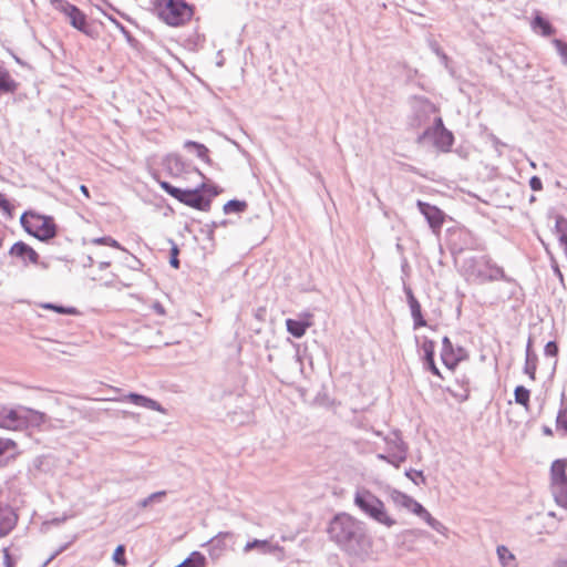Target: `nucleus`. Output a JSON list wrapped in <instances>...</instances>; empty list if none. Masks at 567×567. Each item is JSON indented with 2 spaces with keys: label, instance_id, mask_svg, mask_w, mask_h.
<instances>
[{
  "label": "nucleus",
  "instance_id": "1",
  "mask_svg": "<svg viewBox=\"0 0 567 567\" xmlns=\"http://www.w3.org/2000/svg\"><path fill=\"white\" fill-rule=\"evenodd\" d=\"M327 533L329 539L349 556L362 558L371 550L372 539L365 524L348 513L334 515Z\"/></svg>",
  "mask_w": 567,
  "mask_h": 567
},
{
  "label": "nucleus",
  "instance_id": "2",
  "mask_svg": "<svg viewBox=\"0 0 567 567\" xmlns=\"http://www.w3.org/2000/svg\"><path fill=\"white\" fill-rule=\"evenodd\" d=\"M461 274L466 281L476 285L505 279L503 268L487 255L465 258L461 265Z\"/></svg>",
  "mask_w": 567,
  "mask_h": 567
},
{
  "label": "nucleus",
  "instance_id": "3",
  "mask_svg": "<svg viewBox=\"0 0 567 567\" xmlns=\"http://www.w3.org/2000/svg\"><path fill=\"white\" fill-rule=\"evenodd\" d=\"M353 503L365 516L388 528L396 524V520L389 515L384 503L369 489H358Z\"/></svg>",
  "mask_w": 567,
  "mask_h": 567
},
{
  "label": "nucleus",
  "instance_id": "4",
  "mask_svg": "<svg viewBox=\"0 0 567 567\" xmlns=\"http://www.w3.org/2000/svg\"><path fill=\"white\" fill-rule=\"evenodd\" d=\"M154 10L171 27L185 24L194 14L193 7L185 0H154Z\"/></svg>",
  "mask_w": 567,
  "mask_h": 567
},
{
  "label": "nucleus",
  "instance_id": "5",
  "mask_svg": "<svg viewBox=\"0 0 567 567\" xmlns=\"http://www.w3.org/2000/svg\"><path fill=\"white\" fill-rule=\"evenodd\" d=\"M20 223L29 235L41 241H49L56 236V225L52 216L23 213Z\"/></svg>",
  "mask_w": 567,
  "mask_h": 567
},
{
  "label": "nucleus",
  "instance_id": "6",
  "mask_svg": "<svg viewBox=\"0 0 567 567\" xmlns=\"http://www.w3.org/2000/svg\"><path fill=\"white\" fill-rule=\"evenodd\" d=\"M426 142H432L433 145L442 152H449L452 147L454 136L451 131L444 127L441 116L433 117L432 125L425 127L423 133L417 136L419 144Z\"/></svg>",
  "mask_w": 567,
  "mask_h": 567
},
{
  "label": "nucleus",
  "instance_id": "7",
  "mask_svg": "<svg viewBox=\"0 0 567 567\" xmlns=\"http://www.w3.org/2000/svg\"><path fill=\"white\" fill-rule=\"evenodd\" d=\"M435 105L424 97H413L411 101V114L408 117V125L412 128L429 126L432 116H437Z\"/></svg>",
  "mask_w": 567,
  "mask_h": 567
},
{
  "label": "nucleus",
  "instance_id": "8",
  "mask_svg": "<svg viewBox=\"0 0 567 567\" xmlns=\"http://www.w3.org/2000/svg\"><path fill=\"white\" fill-rule=\"evenodd\" d=\"M52 6L69 18L70 24L73 28L82 32L85 31L86 17L76 6L68 0H52Z\"/></svg>",
  "mask_w": 567,
  "mask_h": 567
},
{
  "label": "nucleus",
  "instance_id": "9",
  "mask_svg": "<svg viewBox=\"0 0 567 567\" xmlns=\"http://www.w3.org/2000/svg\"><path fill=\"white\" fill-rule=\"evenodd\" d=\"M420 213L425 217L429 226L434 233H439L444 223V213L429 203L417 200L416 203Z\"/></svg>",
  "mask_w": 567,
  "mask_h": 567
},
{
  "label": "nucleus",
  "instance_id": "10",
  "mask_svg": "<svg viewBox=\"0 0 567 567\" xmlns=\"http://www.w3.org/2000/svg\"><path fill=\"white\" fill-rule=\"evenodd\" d=\"M9 255L21 259L24 266L28 265V261L33 265L39 261V254L23 241L14 243L9 250Z\"/></svg>",
  "mask_w": 567,
  "mask_h": 567
},
{
  "label": "nucleus",
  "instance_id": "11",
  "mask_svg": "<svg viewBox=\"0 0 567 567\" xmlns=\"http://www.w3.org/2000/svg\"><path fill=\"white\" fill-rule=\"evenodd\" d=\"M181 203L203 212L208 210L210 207V199L206 198L199 188L185 189Z\"/></svg>",
  "mask_w": 567,
  "mask_h": 567
},
{
  "label": "nucleus",
  "instance_id": "12",
  "mask_svg": "<svg viewBox=\"0 0 567 567\" xmlns=\"http://www.w3.org/2000/svg\"><path fill=\"white\" fill-rule=\"evenodd\" d=\"M21 408L9 409L6 406H0V427L8 430H19L20 429V416H21Z\"/></svg>",
  "mask_w": 567,
  "mask_h": 567
},
{
  "label": "nucleus",
  "instance_id": "13",
  "mask_svg": "<svg viewBox=\"0 0 567 567\" xmlns=\"http://www.w3.org/2000/svg\"><path fill=\"white\" fill-rule=\"evenodd\" d=\"M17 523L18 515L11 507H0V538L7 536Z\"/></svg>",
  "mask_w": 567,
  "mask_h": 567
},
{
  "label": "nucleus",
  "instance_id": "14",
  "mask_svg": "<svg viewBox=\"0 0 567 567\" xmlns=\"http://www.w3.org/2000/svg\"><path fill=\"white\" fill-rule=\"evenodd\" d=\"M122 401H130L131 403L137 406H142L153 411H158L161 413H166V410L157 401L138 393L131 392L124 395Z\"/></svg>",
  "mask_w": 567,
  "mask_h": 567
},
{
  "label": "nucleus",
  "instance_id": "15",
  "mask_svg": "<svg viewBox=\"0 0 567 567\" xmlns=\"http://www.w3.org/2000/svg\"><path fill=\"white\" fill-rule=\"evenodd\" d=\"M21 421H20V429L29 427V426H40L47 421V415L42 412L28 409V408H21Z\"/></svg>",
  "mask_w": 567,
  "mask_h": 567
},
{
  "label": "nucleus",
  "instance_id": "16",
  "mask_svg": "<svg viewBox=\"0 0 567 567\" xmlns=\"http://www.w3.org/2000/svg\"><path fill=\"white\" fill-rule=\"evenodd\" d=\"M422 350L424 352V367L433 374L441 377L440 370L434 362L435 342L430 339H425L422 344Z\"/></svg>",
  "mask_w": 567,
  "mask_h": 567
},
{
  "label": "nucleus",
  "instance_id": "17",
  "mask_svg": "<svg viewBox=\"0 0 567 567\" xmlns=\"http://www.w3.org/2000/svg\"><path fill=\"white\" fill-rule=\"evenodd\" d=\"M441 359L449 369H453L460 360L454 353V348L449 337H444L442 340Z\"/></svg>",
  "mask_w": 567,
  "mask_h": 567
},
{
  "label": "nucleus",
  "instance_id": "18",
  "mask_svg": "<svg viewBox=\"0 0 567 567\" xmlns=\"http://www.w3.org/2000/svg\"><path fill=\"white\" fill-rule=\"evenodd\" d=\"M19 454L17 443L11 439L0 437V465L3 460H13Z\"/></svg>",
  "mask_w": 567,
  "mask_h": 567
},
{
  "label": "nucleus",
  "instance_id": "19",
  "mask_svg": "<svg viewBox=\"0 0 567 567\" xmlns=\"http://www.w3.org/2000/svg\"><path fill=\"white\" fill-rule=\"evenodd\" d=\"M536 369H537V354L532 350V339L529 338L527 346H526V358H525L524 372L532 380H535Z\"/></svg>",
  "mask_w": 567,
  "mask_h": 567
},
{
  "label": "nucleus",
  "instance_id": "20",
  "mask_svg": "<svg viewBox=\"0 0 567 567\" xmlns=\"http://www.w3.org/2000/svg\"><path fill=\"white\" fill-rule=\"evenodd\" d=\"M233 534L229 532L219 533L217 536L209 540L210 553L213 556L218 557L221 551L227 547V539H231Z\"/></svg>",
  "mask_w": 567,
  "mask_h": 567
},
{
  "label": "nucleus",
  "instance_id": "21",
  "mask_svg": "<svg viewBox=\"0 0 567 567\" xmlns=\"http://www.w3.org/2000/svg\"><path fill=\"white\" fill-rule=\"evenodd\" d=\"M385 442V451L390 453H396V450H405L408 451L406 444L403 442L400 433L398 431L392 432L391 434L384 436Z\"/></svg>",
  "mask_w": 567,
  "mask_h": 567
},
{
  "label": "nucleus",
  "instance_id": "22",
  "mask_svg": "<svg viewBox=\"0 0 567 567\" xmlns=\"http://www.w3.org/2000/svg\"><path fill=\"white\" fill-rule=\"evenodd\" d=\"M532 28L536 33L542 34L543 37H549L555 33V29L550 22L540 14H537L534 18Z\"/></svg>",
  "mask_w": 567,
  "mask_h": 567
},
{
  "label": "nucleus",
  "instance_id": "23",
  "mask_svg": "<svg viewBox=\"0 0 567 567\" xmlns=\"http://www.w3.org/2000/svg\"><path fill=\"white\" fill-rule=\"evenodd\" d=\"M18 89V83L12 79L7 70L0 69V95L14 93Z\"/></svg>",
  "mask_w": 567,
  "mask_h": 567
},
{
  "label": "nucleus",
  "instance_id": "24",
  "mask_svg": "<svg viewBox=\"0 0 567 567\" xmlns=\"http://www.w3.org/2000/svg\"><path fill=\"white\" fill-rule=\"evenodd\" d=\"M551 492L556 503L567 508V481L551 484Z\"/></svg>",
  "mask_w": 567,
  "mask_h": 567
},
{
  "label": "nucleus",
  "instance_id": "25",
  "mask_svg": "<svg viewBox=\"0 0 567 567\" xmlns=\"http://www.w3.org/2000/svg\"><path fill=\"white\" fill-rule=\"evenodd\" d=\"M551 484L561 483L567 481L566 476V463L561 460H556L551 464Z\"/></svg>",
  "mask_w": 567,
  "mask_h": 567
},
{
  "label": "nucleus",
  "instance_id": "26",
  "mask_svg": "<svg viewBox=\"0 0 567 567\" xmlns=\"http://www.w3.org/2000/svg\"><path fill=\"white\" fill-rule=\"evenodd\" d=\"M496 553L498 560L503 567H516L515 556L506 546H497Z\"/></svg>",
  "mask_w": 567,
  "mask_h": 567
},
{
  "label": "nucleus",
  "instance_id": "27",
  "mask_svg": "<svg viewBox=\"0 0 567 567\" xmlns=\"http://www.w3.org/2000/svg\"><path fill=\"white\" fill-rule=\"evenodd\" d=\"M184 147L188 151H194L198 158L202 161L209 163L210 158L208 156L209 150L202 143L194 141H186L184 143Z\"/></svg>",
  "mask_w": 567,
  "mask_h": 567
},
{
  "label": "nucleus",
  "instance_id": "28",
  "mask_svg": "<svg viewBox=\"0 0 567 567\" xmlns=\"http://www.w3.org/2000/svg\"><path fill=\"white\" fill-rule=\"evenodd\" d=\"M390 498L396 507L405 508L408 511L413 501V497L398 489L391 491Z\"/></svg>",
  "mask_w": 567,
  "mask_h": 567
},
{
  "label": "nucleus",
  "instance_id": "29",
  "mask_svg": "<svg viewBox=\"0 0 567 567\" xmlns=\"http://www.w3.org/2000/svg\"><path fill=\"white\" fill-rule=\"evenodd\" d=\"M286 327L288 332L295 338H301L308 328V323L301 320L287 319Z\"/></svg>",
  "mask_w": 567,
  "mask_h": 567
},
{
  "label": "nucleus",
  "instance_id": "30",
  "mask_svg": "<svg viewBox=\"0 0 567 567\" xmlns=\"http://www.w3.org/2000/svg\"><path fill=\"white\" fill-rule=\"evenodd\" d=\"M555 219V233L558 235L559 244L565 246L567 245V218L557 215Z\"/></svg>",
  "mask_w": 567,
  "mask_h": 567
},
{
  "label": "nucleus",
  "instance_id": "31",
  "mask_svg": "<svg viewBox=\"0 0 567 567\" xmlns=\"http://www.w3.org/2000/svg\"><path fill=\"white\" fill-rule=\"evenodd\" d=\"M206 558L199 551H193L183 563L176 567H205Z\"/></svg>",
  "mask_w": 567,
  "mask_h": 567
},
{
  "label": "nucleus",
  "instance_id": "32",
  "mask_svg": "<svg viewBox=\"0 0 567 567\" xmlns=\"http://www.w3.org/2000/svg\"><path fill=\"white\" fill-rule=\"evenodd\" d=\"M409 307L411 310V316L413 318L414 329H417L420 327H425L426 321L423 318L420 302L416 300L412 303H409Z\"/></svg>",
  "mask_w": 567,
  "mask_h": 567
},
{
  "label": "nucleus",
  "instance_id": "33",
  "mask_svg": "<svg viewBox=\"0 0 567 567\" xmlns=\"http://www.w3.org/2000/svg\"><path fill=\"white\" fill-rule=\"evenodd\" d=\"M247 207L248 205L245 200L231 199L224 205L223 210L225 214H238L245 212Z\"/></svg>",
  "mask_w": 567,
  "mask_h": 567
},
{
  "label": "nucleus",
  "instance_id": "34",
  "mask_svg": "<svg viewBox=\"0 0 567 567\" xmlns=\"http://www.w3.org/2000/svg\"><path fill=\"white\" fill-rule=\"evenodd\" d=\"M529 390L523 385H517L514 391L515 402L517 404L527 406L529 402Z\"/></svg>",
  "mask_w": 567,
  "mask_h": 567
},
{
  "label": "nucleus",
  "instance_id": "35",
  "mask_svg": "<svg viewBox=\"0 0 567 567\" xmlns=\"http://www.w3.org/2000/svg\"><path fill=\"white\" fill-rule=\"evenodd\" d=\"M388 457V463L399 468L400 465L405 462L408 457V451L405 450H396V453H390Z\"/></svg>",
  "mask_w": 567,
  "mask_h": 567
},
{
  "label": "nucleus",
  "instance_id": "36",
  "mask_svg": "<svg viewBox=\"0 0 567 567\" xmlns=\"http://www.w3.org/2000/svg\"><path fill=\"white\" fill-rule=\"evenodd\" d=\"M159 185L162 189L165 190L168 195L181 202V198H183L184 196L185 189L175 187L168 182H161Z\"/></svg>",
  "mask_w": 567,
  "mask_h": 567
},
{
  "label": "nucleus",
  "instance_id": "37",
  "mask_svg": "<svg viewBox=\"0 0 567 567\" xmlns=\"http://www.w3.org/2000/svg\"><path fill=\"white\" fill-rule=\"evenodd\" d=\"M42 308L44 309H49V310H53L58 313H61V315H75L78 313V310L73 307H64V306H60V305H55V303H43L41 306Z\"/></svg>",
  "mask_w": 567,
  "mask_h": 567
},
{
  "label": "nucleus",
  "instance_id": "38",
  "mask_svg": "<svg viewBox=\"0 0 567 567\" xmlns=\"http://www.w3.org/2000/svg\"><path fill=\"white\" fill-rule=\"evenodd\" d=\"M92 244H94V245L111 246V247L124 250V248L121 246V244L117 240H115L112 237H110V236L93 238L92 239Z\"/></svg>",
  "mask_w": 567,
  "mask_h": 567
},
{
  "label": "nucleus",
  "instance_id": "39",
  "mask_svg": "<svg viewBox=\"0 0 567 567\" xmlns=\"http://www.w3.org/2000/svg\"><path fill=\"white\" fill-rule=\"evenodd\" d=\"M405 476L410 478L415 485L425 484V476L422 471L410 468L405 471Z\"/></svg>",
  "mask_w": 567,
  "mask_h": 567
},
{
  "label": "nucleus",
  "instance_id": "40",
  "mask_svg": "<svg viewBox=\"0 0 567 567\" xmlns=\"http://www.w3.org/2000/svg\"><path fill=\"white\" fill-rule=\"evenodd\" d=\"M269 547V542L268 540H260V539H254L251 542H248L245 547H244V550L247 553V551H250L255 548H258L262 551H266Z\"/></svg>",
  "mask_w": 567,
  "mask_h": 567
},
{
  "label": "nucleus",
  "instance_id": "41",
  "mask_svg": "<svg viewBox=\"0 0 567 567\" xmlns=\"http://www.w3.org/2000/svg\"><path fill=\"white\" fill-rule=\"evenodd\" d=\"M113 560L120 566H126L127 560L125 558V546L118 545L113 553Z\"/></svg>",
  "mask_w": 567,
  "mask_h": 567
},
{
  "label": "nucleus",
  "instance_id": "42",
  "mask_svg": "<svg viewBox=\"0 0 567 567\" xmlns=\"http://www.w3.org/2000/svg\"><path fill=\"white\" fill-rule=\"evenodd\" d=\"M165 495H166V492H164V491L155 492V493L151 494L150 496H147L146 498H144L143 501H141L140 506L147 507L152 503L161 501Z\"/></svg>",
  "mask_w": 567,
  "mask_h": 567
},
{
  "label": "nucleus",
  "instance_id": "43",
  "mask_svg": "<svg viewBox=\"0 0 567 567\" xmlns=\"http://www.w3.org/2000/svg\"><path fill=\"white\" fill-rule=\"evenodd\" d=\"M558 54L560 55L563 62L565 64H567V42L563 41V40H559V39H555L553 41Z\"/></svg>",
  "mask_w": 567,
  "mask_h": 567
},
{
  "label": "nucleus",
  "instance_id": "44",
  "mask_svg": "<svg viewBox=\"0 0 567 567\" xmlns=\"http://www.w3.org/2000/svg\"><path fill=\"white\" fill-rule=\"evenodd\" d=\"M410 512H412L413 514H415L416 516L421 517L422 519L425 517V515L429 513L422 504H420L419 502H416L414 498L410 505V508H409Z\"/></svg>",
  "mask_w": 567,
  "mask_h": 567
},
{
  "label": "nucleus",
  "instance_id": "45",
  "mask_svg": "<svg viewBox=\"0 0 567 567\" xmlns=\"http://www.w3.org/2000/svg\"><path fill=\"white\" fill-rule=\"evenodd\" d=\"M556 424L558 429H563L567 433V409L559 410Z\"/></svg>",
  "mask_w": 567,
  "mask_h": 567
},
{
  "label": "nucleus",
  "instance_id": "46",
  "mask_svg": "<svg viewBox=\"0 0 567 567\" xmlns=\"http://www.w3.org/2000/svg\"><path fill=\"white\" fill-rule=\"evenodd\" d=\"M423 520L436 532H441V529L443 528V525L437 519H435L430 513L425 515Z\"/></svg>",
  "mask_w": 567,
  "mask_h": 567
},
{
  "label": "nucleus",
  "instance_id": "47",
  "mask_svg": "<svg viewBox=\"0 0 567 567\" xmlns=\"http://www.w3.org/2000/svg\"><path fill=\"white\" fill-rule=\"evenodd\" d=\"M544 353L547 357H556L558 354V346L555 341H548L544 348Z\"/></svg>",
  "mask_w": 567,
  "mask_h": 567
},
{
  "label": "nucleus",
  "instance_id": "48",
  "mask_svg": "<svg viewBox=\"0 0 567 567\" xmlns=\"http://www.w3.org/2000/svg\"><path fill=\"white\" fill-rule=\"evenodd\" d=\"M177 256H178V248H177V246L174 245L171 249V258H169V264L174 268L179 267V259Z\"/></svg>",
  "mask_w": 567,
  "mask_h": 567
},
{
  "label": "nucleus",
  "instance_id": "49",
  "mask_svg": "<svg viewBox=\"0 0 567 567\" xmlns=\"http://www.w3.org/2000/svg\"><path fill=\"white\" fill-rule=\"evenodd\" d=\"M3 564L4 567H14L16 560L12 558L9 548H3Z\"/></svg>",
  "mask_w": 567,
  "mask_h": 567
},
{
  "label": "nucleus",
  "instance_id": "50",
  "mask_svg": "<svg viewBox=\"0 0 567 567\" xmlns=\"http://www.w3.org/2000/svg\"><path fill=\"white\" fill-rule=\"evenodd\" d=\"M529 187L534 190V192H539L543 189V183H542V179L538 177V176H533L530 177L529 179Z\"/></svg>",
  "mask_w": 567,
  "mask_h": 567
},
{
  "label": "nucleus",
  "instance_id": "51",
  "mask_svg": "<svg viewBox=\"0 0 567 567\" xmlns=\"http://www.w3.org/2000/svg\"><path fill=\"white\" fill-rule=\"evenodd\" d=\"M0 209H2L3 212L10 214L11 212V206H10V203L8 202V199L4 198V196L0 193Z\"/></svg>",
  "mask_w": 567,
  "mask_h": 567
},
{
  "label": "nucleus",
  "instance_id": "52",
  "mask_svg": "<svg viewBox=\"0 0 567 567\" xmlns=\"http://www.w3.org/2000/svg\"><path fill=\"white\" fill-rule=\"evenodd\" d=\"M404 292L406 295L408 303H412L417 300L410 287L404 286Z\"/></svg>",
  "mask_w": 567,
  "mask_h": 567
},
{
  "label": "nucleus",
  "instance_id": "53",
  "mask_svg": "<svg viewBox=\"0 0 567 567\" xmlns=\"http://www.w3.org/2000/svg\"><path fill=\"white\" fill-rule=\"evenodd\" d=\"M404 292L406 295L408 303H412L417 300L410 287L404 286Z\"/></svg>",
  "mask_w": 567,
  "mask_h": 567
},
{
  "label": "nucleus",
  "instance_id": "54",
  "mask_svg": "<svg viewBox=\"0 0 567 567\" xmlns=\"http://www.w3.org/2000/svg\"><path fill=\"white\" fill-rule=\"evenodd\" d=\"M491 141L497 152H499V147L505 146L506 144L503 143L499 138H497L495 135H491Z\"/></svg>",
  "mask_w": 567,
  "mask_h": 567
},
{
  "label": "nucleus",
  "instance_id": "55",
  "mask_svg": "<svg viewBox=\"0 0 567 567\" xmlns=\"http://www.w3.org/2000/svg\"><path fill=\"white\" fill-rule=\"evenodd\" d=\"M167 163L168 165H171L172 163H174L176 165V167L179 168V165H181V158L176 155H172V156H168L167 157Z\"/></svg>",
  "mask_w": 567,
  "mask_h": 567
},
{
  "label": "nucleus",
  "instance_id": "56",
  "mask_svg": "<svg viewBox=\"0 0 567 567\" xmlns=\"http://www.w3.org/2000/svg\"><path fill=\"white\" fill-rule=\"evenodd\" d=\"M553 270H554V274L559 278V280L563 282L564 280V277H563V274L558 267V265L556 262H554L553 265Z\"/></svg>",
  "mask_w": 567,
  "mask_h": 567
},
{
  "label": "nucleus",
  "instance_id": "57",
  "mask_svg": "<svg viewBox=\"0 0 567 567\" xmlns=\"http://www.w3.org/2000/svg\"><path fill=\"white\" fill-rule=\"evenodd\" d=\"M227 225V220H220V221H213L212 223V228L215 229L217 227H221V226H226Z\"/></svg>",
  "mask_w": 567,
  "mask_h": 567
},
{
  "label": "nucleus",
  "instance_id": "58",
  "mask_svg": "<svg viewBox=\"0 0 567 567\" xmlns=\"http://www.w3.org/2000/svg\"><path fill=\"white\" fill-rule=\"evenodd\" d=\"M80 190L81 193L85 196V197H90V192H89V188L85 186V185H81L80 186Z\"/></svg>",
  "mask_w": 567,
  "mask_h": 567
},
{
  "label": "nucleus",
  "instance_id": "59",
  "mask_svg": "<svg viewBox=\"0 0 567 567\" xmlns=\"http://www.w3.org/2000/svg\"><path fill=\"white\" fill-rule=\"evenodd\" d=\"M62 550H63V548H60V549H59V550H56L54 554H52V555L48 558V560L44 563V566H47V565H48L52 559H54V557H55L56 555H59Z\"/></svg>",
  "mask_w": 567,
  "mask_h": 567
},
{
  "label": "nucleus",
  "instance_id": "60",
  "mask_svg": "<svg viewBox=\"0 0 567 567\" xmlns=\"http://www.w3.org/2000/svg\"><path fill=\"white\" fill-rule=\"evenodd\" d=\"M110 265H111V262H110V261H101V262L99 264V269H100V270H104V269H106L107 267H110Z\"/></svg>",
  "mask_w": 567,
  "mask_h": 567
},
{
  "label": "nucleus",
  "instance_id": "61",
  "mask_svg": "<svg viewBox=\"0 0 567 567\" xmlns=\"http://www.w3.org/2000/svg\"><path fill=\"white\" fill-rule=\"evenodd\" d=\"M386 456H389L388 452L386 453H379V454H377V458L378 460L385 461V462H388V457Z\"/></svg>",
  "mask_w": 567,
  "mask_h": 567
},
{
  "label": "nucleus",
  "instance_id": "62",
  "mask_svg": "<svg viewBox=\"0 0 567 567\" xmlns=\"http://www.w3.org/2000/svg\"><path fill=\"white\" fill-rule=\"evenodd\" d=\"M544 433L547 434V435H550L551 434V430L547 426L544 427Z\"/></svg>",
  "mask_w": 567,
  "mask_h": 567
},
{
  "label": "nucleus",
  "instance_id": "63",
  "mask_svg": "<svg viewBox=\"0 0 567 567\" xmlns=\"http://www.w3.org/2000/svg\"><path fill=\"white\" fill-rule=\"evenodd\" d=\"M529 165L532 168H534V169L536 168V163L532 159H529Z\"/></svg>",
  "mask_w": 567,
  "mask_h": 567
},
{
  "label": "nucleus",
  "instance_id": "64",
  "mask_svg": "<svg viewBox=\"0 0 567 567\" xmlns=\"http://www.w3.org/2000/svg\"><path fill=\"white\" fill-rule=\"evenodd\" d=\"M559 567H567V560H566V561H564V563H561V564L559 565Z\"/></svg>",
  "mask_w": 567,
  "mask_h": 567
}]
</instances>
